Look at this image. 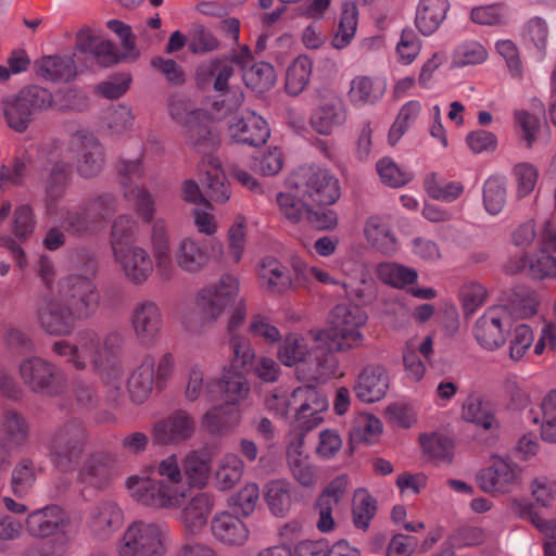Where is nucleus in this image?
Wrapping results in <instances>:
<instances>
[{"mask_svg": "<svg viewBox=\"0 0 556 556\" xmlns=\"http://www.w3.org/2000/svg\"><path fill=\"white\" fill-rule=\"evenodd\" d=\"M89 443V434L83 420L72 417L56 426L49 434L46 448L54 469L68 473L80 465Z\"/></svg>", "mask_w": 556, "mask_h": 556, "instance_id": "nucleus-1", "label": "nucleus"}, {"mask_svg": "<svg viewBox=\"0 0 556 556\" xmlns=\"http://www.w3.org/2000/svg\"><path fill=\"white\" fill-rule=\"evenodd\" d=\"M366 321L367 314L358 305L338 304L330 312L327 328L315 332L330 342L332 349L344 352L363 344L359 328Z\"/></svg>", "mask_w": 556, "mask_h": 556, "instance_id": "nucleus-2", "label": "nucleus"}, {"mask_svg": "<svg viewBox=\"0 0 556 556\" xmlns=\"http://www.w3.org/2000/svg\"><path fill=\"white\" fill-rule=\"evenodd\" d=\"M1 105L8 126L24 132L39 113L52 108V93L43 87L29 85L3 99Z\"/></svg>", "mask_w": 556, "mask_h": 556, "instance_id": "nucleus-3", "label": "nucleus"}, {"mask_svg": "<svg viewBox=\"0 0 556 556\" xmlns=\"http://www.w3.org/2000/svg\"><path fill=\"white\" fill-rule=\"evenodd\" d=\"M289 186L311 205H332L341 195L339 180L316 166H300L289 178Z\"/></svg>", "mask_w": 556, "mask_h": 556, "instance_id": "nucleus-4", "label": "nucleus"}, {"mask_svg": "<svg viewBox=\"0 0 556 556\" xmlns=\"http://www.w3.org/2000/svg\"><path fill=\"white\" fill-rule=\"evenodd\" d=\"M59 294L74 321L91 318L100 305V294L96 285L90 278L81 275H70L61 279Z\"/></svg>", "mask_w": 556, "mask_h": 556, "instance_id": "nucleus-5", "label": "nucleus"}, {"mask_svg": "<svg viewBox=\"0 0 556 556\" xmlns=\"http://www.w3.org/2000/svg\"><path fill=\"white\" fill-rule=\"evenodd\" d=\"M33 314L38 327L48 336L67 337L75 329V321L60 294H37Z\"/></svg>", "mask_w": 556, "mask_h": 556, "instance_id": "nucleus-6", "label": "nucleus"}, {"mask_svg": "<svg viewBox=\"0 0 556 556\" xmlns=\"http://www.w3.org/2000/svg\"><path fill=\"white\" fill-rule=\"evenodd\" d=\"M116 463L115 455L108 451H94L77 467L76 482L83 485L80 494L89 500L91 491L106 490L113 478V469Z\"/></svg>", "mask_w": 556, "mask_h": 556, "instance_id": "nucleus-7", "label": "nucleus"}, {"mask_svg": "<svg viewBox=\"0 0 556 556\" xmlns=\"http://www.w3.org/2000/svg\"><path fill=\"white\" fill-rule=\"evenodd\" d=\"M161 528L154 523L132 522L125 531L119 556H164Z\"/></svg>", "mask_w": 556, "mask_h": 556, "instance_id": "nucleus-8", "label": "nucleus"}, {"mask_svg": "<svg viewBox=\"0 0 556 556\" xmlns=\"http://www.w3.org/2000/svg\"><path fill=\"white\" fill-rule=\"evenodd\" d=\"M20 374L24 383L36 393L55 395L61 393L66 384L63 372L40 357L24 361L20 365Z\"/></svg>", "mask_w": 556, "mask_h": 556, "instance_id": "nucleus-9", "label": "nucleus"}, {"mask_svg": "<svg viewBox=\"0 0 556 556\" xmlns=\"http://www.w3.org/2000/svg\"><path fill=\"white\" fill-rule=\"evenodd\" d=\"M131 496L140 504L152 508H172L181 505L185 495L154 478L131 476L126 481Z\"/></svg>", "mask_w": 556, "mask_h": 556, "instance_id": "nucleus-10", "label": "nucleus"}, {"mask_svg": "<svg viewBox=\"0 0 556 556\" xmlns=\"http://www.w3.org/2000/svg\"><path fill=\"white\" fill-rule=\"evenodd\" d=\"M309 333L314 339V345L306 352L296 370L307 381H326L334 374V359L331 354L338 351L314 330Z\"/></svg>", "mask_w": 556, "mask_h": 556, "instance_id": "nucleus-11", "label": "nucleus"}, {"mask_svg": "<svg viewBox=\"0 0 556 556\" xmlns=\"http://www.w3.org/2000/svg\"><path fill=\"white\" fill-rule=\"evenodd\" d=\"M239 280L231 275L222 276L214 289H206L199 293L197 308L202 314V320H215L237 295Z\"/></svg>", "mask_w": 556, "mask_h": 556, "instance_id": "nucleus-12", "label": "nucleus"}, {"mask_svg": "<svg viewBox=\"0 0 556 556\" xmlns=\"http://www.w3.org/2000/svg\"><path fill=\"white\" fill-rule=\"evenodd\" d=\"M508 319L504 307L489 308L475 324L473 336L477 342L488 351L501 348L509 332V328L504 327V321Z\"/></svg>", "mask_w": 556, "mask_h": 556, "instance_id": "nucleus-13", "label": "nucleus"}, {"mask_svg": "<svg viewBox=\"0 0 556 556\" xmlns=\"http://www.w3.org/2000/svg\"><path fill=\"white\" fill-rule=\"evenodd\" d=\"M492 465L477 473L479 488L486 493H507L518 484V466L500 456L492 457Z\"/></svg>", "mask_w": 556, "mask_h": 556, "instance_id": "nucleus-14", "label": "nucleus"}, {"mask_svg": "<svg viewBox=\"0 0 556 556\" xmlns=\"http://www.w3.org/2000/svg\"><path fill=\"white\" fill-rule=\"evenodd\" d=\"M80 346L90 354L93 370L105 381H114L122 377V364L118 359L104 357L102 339L91 329L78 333Z\"/></svg>", "mask_w": 556, "mask_h": 556, "instance_id": "nucleus-15", "label": "nucleus"}, {"mask_svg": "<svg viewBox=\"0 0 556 556\" xmlns=\"http://www.w3.org/2000/svg\"><path fill=\"white\" fill-rule=\"evenodd\" d=\"M193 418L178 409L167 418L159 420L153 427V442L159 445L177 444L190 439L194 432Z\"/></svg>", "mask_w": 556, "mask_h": 556, "instance_id": "nucleus-16", "label": "nucleus"}, {"mask_svg": "<svg viewBox=\"0 0 556 556\" xmlns=\"http://www.w3.org/2000/svg\"><path fill=\"white\" fill-rule=\"evenodd\" d=\"M131 324L138 341L143 345H153L163 326L156 303L148 300L137 303L131 314Z\"/></svg>", "mask_w": 556, "mask_h": 556, "instance_id": "nucleus-17", "label": "nucleus"}, {"mask_svg": "<svg viewBox=\"0 0 556 556\" xmlns=\"http://www.w3.org/2000/svg\"><path fill=\"white\" fill-rule=\"evenodd\" d=\"M87 523L93 536L105 540L121 528L123 523L122 509L116 502L102 500L89 509Z\"/></svg>", "mask_w": 556, "mask_h": 556, "instance_id": "nucleus-18", "label": "nucleus"}, {"mask_svg": "<svg viewBox=\"0 0 556 556\" xmlns=\"http://www.w3.org/2000/svg\"><path fill=\"white\" fill-rule=\"evenodd\" d=\"M185 135L187 143L197 153L210 155L220 146L219 131L204 111L185 128Z\"/></svg>", "mask_w": 556, "mask_h": 556, "instance_id": "nucleus-19", "label": "nucleus"}, {"mask_svg": "<svg viewBox=\"0 0 556 556\" xmlns=\"http://www.w3.org/2000/svg\"><path fill=\"white\" fill-rule=\"evenodd\" d=\"M231 138L237 143L260 147L269 138L267 122L254 112H248L241 117H235L229 126Z\"/></svg>", "mask_w": 556, "mask_h": 556, "instance_id": "nucleus-20", "label": "nucleus"}, {"mask_svg": "<svg viewBox=\"0 0 556 556\" xmlns=\"http://www.w3.org/2000/svg\"><path fill=\"white\" fill-rule=\"evenodd\" d=\"M212 533L217 541L229 547H240L249 539L247 525L236 514L223 511L211 521Z\"/></svg>", "mask_w": 556, "mask_h": 556, "instance_id": "nucleus-21", "label": "nucleus"}, {"mask_svg": "<svg viewBox=\"0 0 556 556\" xmlns=\"http://www.w3.org/2000/svg\"><path fill=\"white\" fill-rule=\"evenodd\" d=\"M213 506V496L208 493H198L182 506L179 520L184 526L186 535L201 533L207 523Z\"/></svg>", "mask_w": 556, "mask_h": 556, "instance_id": "nucleus-22", "label": "nucleus"}, {"mask_svg": "<svg viewBox=\"0 0 556 556\" xmlns=\"http://www.w3.org/2000/svg\"><path fill=\"white\" fill-rule=\"evenodd\" d=\"M388 389L389 376L384 367L368 365L359 374L354 391L362 402L374 403L384 397Z\"/></svg>", "mask_w": 556, "mask_h": 556, "instance_id": "nucleus-23", "label": "nucleus"}, {"mask_svg": "<svg viewBox=\"0 0 556 556\" xmlns=\"http://www.w3.org/2000/svg\"><path fill=\"white\" fill-rule=\"evenodd\" d=\"M210 394L218 393L226 403L239 404L250 393V384L241 370L225 369L222 378L206 384Z\"/></svg>", "mask_w": 556, "mask_h": 556, "instance_id": "nucleus-24", "label": "nucleus"}, {"mask_svg": "<svg viewBox=\"0 0 556 556\" xmlns=\"http://www.w3.org/2000/svg\"><path fill=\"white\" fill-rule=\"evenodd\" d=\"M49 162L51 167L45 179V202L47 210L52 213L70 186L72 165L59 159H50Z\"/></svg>", "mask_w": 556, "mask_h": 556, "instance_id": "nucleus-25", "label": "nucleus"}, {"mask_svg": "<svg viewBox=\"0 0 556 556\" xmlns=\"http://www.w3.org/2000/svg\"><path fill=\"white\" fill-rule=\"evenodd\" d=\"M508 273L525 271L533 280L556 278V257L545 250L522 256L506 267Z\"/></svg>", "mask_w": 556, "mask_h": 556, "instance_id": "nucleus-26", "label": "nucleus"}, {"mask_svg": "<svg viewBox=\"0 0 556 556\" xmlns=\"http://www.w3.org/2000/svg\"><path fill=\"white\" fill-rule=\"evenodd\" d=\"M80 141L81 151L77 161V172L84 178L97 176L104 163L103 149L98 139L81 130L76 131Z\"/></svg>", "mask_w": 556, "mask_h": 556, "instance_id": "nucleus-27", "label": "nucleus"}, {"mask_svg": "<svg viewBox=\"0 0 556 556\" xmlns=\"http://www.w3.org/2000/svg\"><path fill=\"white\" fill-rule=\"evenodd\" d=\"M65 526L64 513L59 505H48L28 515L26 528L35 538H47Z\"/></svg>", "mask_w": 556, "mask_h": 556, "instance_id": "nucleus-28", "label": "nucleus"}, {"mask_svg": "<svg viewBox=\"0 0 556 556\" xmlns=\"http://www.w3.org/2000/svg\"><path fill=\"white\" fill-rule=\"evenodd\" d=\"M174 256L176 265L189 274L203 270L210 261L206 244L191 238H184L178 243Z\"/></svg>", "mask_w": 556, "mask_h": 556, "instance_id": "nucleus-29", "label": "nucleus"}, {"mask_svg": "<svg viewBox=\"0 0 556 556\" xmlns=\"http://www.w3.org/2000/svg\"><path fill=\"white\" fill-rule=\"evenodd\" d=\"M121 265L125 276L135 285L144 282L153 270L150 255L142 248H134L129 251L114 255Z\"/></svg>", "mask_w": 556, "mask_h": 556, "instance_id": "nucleus-30", "label": "nucleus"}, {"mask_svg": "<svg viewBox=\"0 0 556 556\" xmlns=\"http://www.w3.org/2000/svg\"><path fill=\"white\" fill-rule=\"evenodd\" d=\"M448 0H419L416 8L415 25L425 36L432 35L446 18Z\"/></svg>", "mask_w": 556, "mask_h": 556, "instance_id": "nucleus-31", "label": "nucleus"}, {"mask_svg": "<svg viewBox=\"0 0 556 556\" xmlns=\"http://www.w3.org/2000/svg\"><path fill=\"white\" fill-rule=\"evenodd\" d=\"M38 76L52 83H67L77 75L76 64L72 56L47 55L34 63Z\"/></svg>", "mask_w": 556, "mask_h": 556, "instance_id": "nucleus-32", "label": "nucleus"}, {"mask_svg": "<svg viewBox=\"0 0 556 556\" xmlns=\"http://www.w3.org/2000/svg\"><path fill=\"white\" fill-rule=\"evenodd\" d=\"M151 243L159 275L163 279H170L174 265L170 254L169 238L164 222L161 219L155 220L152 226Z\"/></svg>", "mask_w": 556, "mask_h": 556, "instance_id": "nucleus-33", "label": "nucleus"}, {"mask_svg": "<svg viewBox=\"0 0 556 556\" xmlns=\"http://www.w3.org/2000/svg\"><path fill=\"white\" fill-rule=\"evenodd\" d=\"M260 278L263 288L270 293L282 294L293 288L289 269L274 257L263 261Z\"/></svg>", "mask_w": 556, "mask_h": 556, "instance_id": "nucleus-34", "label": "nucleus"}, {"mask_svg": "<svg viewBox=\"0 0 556 556\" xmlns=\"http://www.w3.org/2000/svg\"><path fill=\"white\" fill-rule=\"evenodd\" d=\"M155 361L147 355L128 379V391L132 402L140 404L148 399L154 382Z\"/></svg>", "mask_w": 556, "mask_h": 556, "instance_id": "nucleus-35", "label": "nucleus"}, {"mask_svg": "<svg viewBox=\"0 0 556 556\" xmlns=\"http://www.w3.org/2000/svg\"><path fill=\"white\" fill-rule=\"evenodd\" d=\"M346 113L339 100L320 104L311 115L312 127L320 135H329L345 122Z\"/></svg>", "mask_w": 556, "mask_h": 556, "instance_id": "nucleus-36", "label": "nucleus"}, {"mask_svg": "<svg viewBox=\"0 0 556 556\" xmlns=\"http://www.w3.org/2000/svg\"><path fill=\"white\" fill-rule=\"evenodd\" d=\"M240 420L238 404L226 402L214 406L204 415V426L211 433L228 432L238 426Z\"/></svg>", "mask_w": 556, "mask_h": 556, "instance_id": "nucleus-37", "label": "nucleus"}, {"mask_svg": "<svg viewBox=\"0 0 556 556\" xmlns=\"http://www.w3.org/2000/svg\"><path fill=\"white\" fill-rule=\"evenodd\" d=\"M463 418L484 430L493 431L498 428L491 404L479 395L471 394L467 397L463 405Z\"/></svg>", "mask_w": 556, "mask_h": 556, "instance_id": "nucleus-38", "label": "nucleus"}, {"mask_svg": "<svg viewBox=\"0 0 556 556\" xmlns=\"http://www.w3.org/2000/svg\"><path fill=\"white\" fill-rule=\"evenodd\" d=\"M80 205L92 224L100 231L116 212V198L113 193L104 192L90 198Z\"/></svg>", "mask_w": 556, "mask_h": 556, "instance_id": "nucleus-39", "label": "nucleus"}, {"mask_svg": "<svg viewBox=\"0 0 556 556\" xmlns=\"http://www.w3.org/2000/svg\"><path fill=\"white\" fill-rule=\"evenodd\" d=\"M291 484L283 480L270 481L266 484L265 501L273 515L285 517L291 509Z\"/></svg>", "mask_w": 556, "mask_h": 556, "instance_id": "nucleus-40", "label": "nucleus"}, {"mask_svg": "<svg viewBox=\"0 0 556 556\" xmlns=\"http://www.w3.org/2000/svg\"><path fill=\"white\" fill-rule=\"evenodd\" d=\"M136 223L129 216H117L111 227L110 243L113 254L117 255L122 252L136 248Z\"/></svg>", "mask_w": 556, "mask_h": 556, "instance_id": "nucleus-41", "label": "nucleus"}, {"mask_svg": "<svg viewBox=\"0 0 556 556\" xmlns=\"http://www.w3.org/2000/svg\"><path fill=\"white\" fill-rule=\"evenodd\" d=\"M242 79L248 88L256 93L270 90L276 81L275 67L267 62H258L243 71Z\"/></svg>", "mask_w": 556, "mask_h": 556, "instance_id": "nucleus-42", "label": "nucleus"}, {"mask_svg": "<svg viewBox=\"0 0 556 556\" xmlns=\"http://www.w3.org/2000/svg\"><path fill=\"white\" fill-rule=\"evenodd\" d=\"M312 73V61L306 55L298 56L287 68L285 89L292 97L299 96L307 86Z\"/></svg>", "mask_w": 556, "mask_h": 556, "instance_id": "nucleus-43", "label": "nucleus"}, {"mask_svg": "<svg viewBox=\"0 0 556 556\" xmlns=\"http://www.w3.org/2000/svg\"><path fill=\"white\" fill-rule=\"evenodd\" d=\"M61 226L67 235L75 238L91 237L99 232L81 205L66 210L62 215Z\"/></svg>", "mask_w": 556, "mask_h": 556, "instance_id": "nucleus-44", "label": "nucleus"}, {"mask_svg": "<svg viewBox=\"0 0 556 556\" xmlns=\"http://www.w3.org/2000/svg\"><path fill=\"white\" fill-rule=\"evenodd\" d=\"M184 472L192 486H204L210 478L211 458L203 452H191L184 460Z\"/></svg>", "mask_w": 556, "mask_h": 556, "instance_id": "nucleus-45", "label": "nucleus"}, {"mask_svg": "<svg viewBox=\"0 0 556 556\" xmlns=\"http://www.w3.org/2000/svg\"><path fill=\"white\" fill-rule=\"evenodd\" d=\"M210 164L214 166V172H206L205 179L202 181L205 194L211 201L224 204L230 199L231 194L227 177L218 170V160L214 159Z\"/></svg>", "mask_w": 556, "mask_h": 556, "instance_id": "nucleus-46", "label": "nucleus"}, {"mask_svg": "<svg viewBox=\"0 0 556 556\" xmlns=\"http://www.w3.org/2000/svg\"><path fill=\"white\" fill-rule=\"evenodd\" d=\"M3 439L13 446H25L29 439V426L26 419L17 412L7 410L2 418Z\"/></svg>", "mask_w": 556, "mask_h": 556, "instance_id": "nucleus-47", "label": "nucleus"}, {"mask_svg": "<svg viewBox=\"0 0 556 556\" xmlns=\"http://www.w3.org/2000/svg\"><path fill=\"white\" fill-rule=\"evenodd\" d=\"M378 278L394 288H404L417 280V271L396 263H382L377 268Z\"/></svg>", "mask_w": 556, "mask_h": 556, "instance_id": "nucleus-48", "label": "nucleus"}, {"mask_svg": "<svg viewBox=\"0 0 556 556\" xmlns=\"http://www.w3.org/2000/svg\"><path fill=\"white\" fill-rule=\"evenodd\" d=\"M365 236L375 248L383 253L395 249V238L389 227L380 222L379 217H370L365 225Z\"/></svg>", "mask_w": 556, "mask_h": 556, "instance_id": "nucleus-49", "label": "nucleus"}, {"mask_svg": "<svg viewBox=\"0 0 556 556\" xmlns=\"http://www.w3.org/2000/svg\"><path fill=\"white\" fill-rule=\"evenodd\" d=\"M36 481L35 463L29 457L22 458L13 468L11 477L12 491L17 496L28 493Z\"/></svg>", "mask_w": 556, "mask_h": 556, "instance_id": "nucleus-50", "label": "nucleus"}, {"mask_svg": "<svg viewBox=\"0 0 556 556\" xmlns=\"http://www.w3.org/2000/svg\"><path fill=\"white\" fill-rule=\"evenodd\" d=\"M419 442L430 458L451 463L453 458V442L443 434H420Z\"/></svg>", "mask_w": 556, "mask_h": 556, "instance_id": "nucleus-51", "label": "nucleus"}, {"mask_svg": "<svg viewBox=\"0 0 556 556\" xmlns=\"http://www.w3.org/2000/svg\"><path fill=\"white\" fill-rule=\"evenodd\" d=\"M357 26V11L355 5L345 3L341 13L338 30L334 34L331 45L340 50L345 48L355 35Z\"/></svg>", "mask_w": 556, "mask_h": 556, "instance_id": "nucleus-52", "label": "nucleus"}, {"mask_svg": "<svg viewBox=\"0 0 556 556\" xmlns=\"http://www.w3.org/2000/svg\"><path fill=\"white\" fill-rule=\"evenodd\" d=\"M293 190V193L279 192L277 194V202L285 217L292 223H298L303 216L307 217L311 204L306 199L298 194V190Z\"/></svg>", "mask_w": 556, "mask_h": 556, "instance_id": "nucleus-53", "label": "nucleus"}, {"mask_svg": "<svg viewBox=\"0 0 556 556\" xmlns=\"http://www.w3.org/2000/svg\"><path fill=\"white\" fill-rule=\"evenodd\" d=\"M260 490L257 484L248 483L228 498V505L232 514L248 517L254 511Z\"/></svg>", "mask_w": 556, "mask_h": 556, "instance_id": "nucleus-54", "label": "nucleus"}, {"mask_svg": "<svg viewBox=\"0 0 556 556\" xmlns=\"http://www.w3.org/2000/svg\"><path fill=\"white\" fill-rule=\"evenodd\" d=\"M287 463L293 478L305 488L317 482L315 467L308 462V456L300 453H287Z\"/></svg>", "mask_w": 556, "mask_h": 556, "instance_id": "nucleus-55", "label": "nucleus"}, {"mask_svg": "<svg viewBox=\"0 0 556 556\" xmlns=\"http://www.w3.org/2000/svg\"><path fill=\"white\" fill-rule=\"evenodd\" d=\"M244 464L236 455H227L216 471V485L220 490H228L240 481Z\"/></svg>", "mask_w": 556, "mask_h": 556, "instance_id": "nucleus-56", "label": "nucleus"}, {"mask_svg": "<svg viewBox=\"0 0 556 556\" xmlns=\"http://www.w3.org/2000/svg\"><path fill=\"white\" fill-rule=\"evenodd\" d=\"M302 394L305 402L296 409V420H301L307 416V412L318 415L328 408V400L326 395L319 393L315 387L306 386L305 388H298L293 391V396Z\"/></svg>", "mask_w": 556, "mask_h": 556, "instance_id": "nucleus-57", "label": "nucleus"}, {"mask_svg": "<svg viewBox=\"0 0 556 556\" xmlns=\"http://www.w3.org/2000/svg\"><path fill=\"white\" fill-rule=\"evenodd\" d=\"M52 108L60 113L84 112L88 108V98L84 92L68 88L52 96Z\"/></svg>", "mask_w": 556, "mask_h": 556, "instance_id": "nucleus-58", "label": "nucleus"}, {"mask_svg": "<svg viewBox=\"0 0 556 556\" xmlns=\"http://www.w3.org/2000/svg\"><path fill=\"white\" fill-rule=\"evenodd\" d=\"M377 510L376 501L365 491L355 494L353 522L358 529H367Z\"/></svg>", "mask_w": 556, "mask_h": 556, "instance_id": "nucleus-59", "label": "nucleus"}, {"mask_svg": "<svg viewBox=\"0 0 556 556\" xmlns=\"http://www.w3.org/2000/svg\"><path fill=\"white\" fill-rule=\"evenodd\" d=\"M124 197L134 203L138 215L143 222H152L155 212L154 200L147 189L139 186H130V188H126Z\"/></svg>", "mask_w": 556, "mask_h": 556, "instance_id": "nucleus-60", "label": "nucleus"}, {"mask_svg": "<svg viewBox=\"0 0 556 556\" xmlns=\"http://www.w3.org/2000/svg\"><path fill=\"white\" fill-rule=\"evenodd\" d=\"M229 344L233 354L229 368L235 370L252 368V361L255 357V353L251 348L250 340L245 337L233 336L230 339Z\"/></svg>", "mask_w": 556, "mask_h": 556, "instance_id": "nucleus-61", "label": "nucleus"}, {"mask_svg": "<svg viewBox=\"0 0 556 556\" xmlns=\"http://www.w3.org/2000/svg\"><path fill=\"white\" fill-rule=\"evenodd\" d=\"M506 4L504 2L472 8L470 18L473 23L486 26H496L504 23Z\"/></svg>", "mask_w": 556, "mask_h": 556, "instance_id": "nucleus-62", "label": "nucleus"}, {"mask_svg": "<svg viewBox=\"0 0 556 556\" xmlns=\"http://www.w3.org/2000/svg\"><path fill=\"white\" fill-rule=\"evenodd\" d=\"M307 349L303 339L289 334L278 350V358L286 366L299 365L306 355Z\"/></svg>", "mask_w": 556, "mask_h": 556, "instance_id": "nucleus-63", "label": "nucleus"}, {"mask_svg": "<svg viewBox=\"0 0 556 556\" xmlns=\"http://www.w3.org/2000/svg\"><path fill=\"white\" fill-rule=\"evenodd\" d=\"M68 549V538L58 534L54 538L34 544L25 549L24 556H65Z\"/></svg>", "mask_w": 556, "mask_h": 556, "instance_id": "nucleus-64", "label": "nucleus"}]
</instances>
